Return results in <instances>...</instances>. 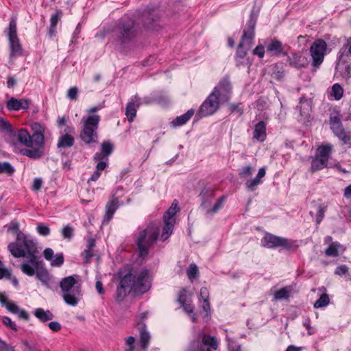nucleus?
<instances>
[{
	"mask_svg": "<svg viewBox=\"0 0 351 351\" xmlns=\"http://www.w3.org/2000/svg\"><path fill=\"white\" fill-rule=\"evenodd\" d=\"M32 134L25 129L18 130L15 134L17 142L28 149H24L21 153L32 159H38L44 155L45 127L39 123L31 125Z\"/></svg>",
	"mask_w": 351,
	"mask_h": 351,
	"instance_id": "obj_1",
	"label": "nucleus"
},
{
	"mask_svg": "<svg viewBox=\"0 0 351 351\" xmlns=\"http://www.w3.org/2000/svg\"><path fill=\"white\" fill-rule=\"evenodd\" d=\"M77 275L62 278L60 282L62 297L64 302L71 306H75L82 298V285L77 280Z\"/></svg>",
	"mask_w": 351,
	"mask_h": 351,
	"instance_id": "obj_2",
	"label": "nucleus"
},
{
	"mask_svg": "<svg viewBox=\"0 0 351 351\" xmlns=\"http://www.w3.org/2000/svg\"><path fill=\"white\" fill-rule=\"evenodd\" d=\"M99 121L100 117L99 115H88L82 118L80 138L86 144H90L97 141V130Z\"/></svg>",
	"mask_w": 351,
	"mask_h": 351,
	"instance_id": "obj_3",
	"label": "nucleus"
},
{
	"mask_svg": "<svg viewBox=\"0 0 351 351\" xmlns=\"http://www.w3.org/2000/svg\"><path fill=\"white\" fill-rule=\"evenodd\" d=\"M125 276L130 277V285L135 294H143L151 287V281L147 270L130 271Z\"/></svg>",
	"mask_w": 351,
	"mask_h": 351,
	"instance_id": "obj_4",
	"label": "nucleus"
},
{
	"mask_svg": "<svg viewBox=\"0 0 351 351\" xmlns=\"http://www.w3.org/2000/svg\"><path fill=\"white\" fill-rule=\"evenodd\" d=\"M332 150L333 146L330 143L318 147L315 156L311 161V171H316L326 168Z\"/></svg>",
	"mask_w": 351,
	"mask_h": 351,
	"instance_id": "obj_5",
	"label": "nucleus"
},
{
	"mask_svg": "<svg viewBox=\"0 0 351 351\" xmlns=\"http://www.w3.org/2000/svg\"><path fill=\"white\" fill-rule=\"evenodd\" d=\"M160 226L157 223H150L145 228H138L136 241H156L159 238Z\"/></svg>",
	"mask_w": 351,
	"mask_h": 351,
	"instance_id": "obj_6",
	"label": "nucleus"
},
{
	"mask_svg": "<svg viewBox=\"0 0 351 351\" xmlns=\"http://www.w3.org/2000/svg\"><path fill=\"white\" fill-rule=\"evenodd\" d=\"M327 44L322 39H317L313 42L310 47V53L312 57V64L315 67H319L323 62L326 55Z\"/></svg>",
	"mask_w": 351,
	"mask_h": 351,
	"instance_id": "obj_7",
	"label": "nucleus"
},
{
	"mask_svg": "<svg viewBox=\"0 0 351 351\" xmlns=\"http://www.w3.org/2000/svg\"><path fill=\"white\" fill-rule=\"evenodd\" d=\"M8 249L14 257L27 258L36 252L34 243H10Z\"/></svg>",
	"mask_w": 351,
	"mask_h": 351,
	"instance_id": "obj_8",
	"label": "nucleus"
},
{
	"mask_svg": "<svg viewBox=\"0 0 351 351\" xmlns=\"http://www.w3.org/2000/svg\"><path fill=\"white\" fill-rule=\"evenodd\" d=\"M216 91L217 90L212 91V93L201 105L199 110V113L201 116L206 117L212 115L219 109V101L221 99L215 95Z\"/></svg>",
	"mask_w": 351,
	"mask_h": 351,
	"instance_id": "obj_9",
	"label": "nucleus"
},
{
	"mask_svg": "<svg viewBox=\"0 0 351 351\" xmlns=\"http://www.w3.org/2000/svg\"><path fill=\"white\" fill-rule=\"evenodd\" d=\"M255 25L256 21L252 19L247 22V27L243 30L241 40L239 43L240 47H244L247 50H250L251 49L255 36Z\"/></svg>",
	"mask_w": 351,
	"mask_h": 351,
	"instance_id": "obj_10",
	"label": "nucleus"
},
{
	"mask_svg": "<svg viewBox=\"0 0 351 351\" xmlns=\"http://www.w3.org/2000/svg\"><path fill=\"white\" fill-rule=\"evenodd\" d=\"M121 40L122 42H127L133 39L137 33L134 22L128 20L123 23L120 27Z\"/></svg>",
	"mask_w": 351,
	"mask_h": 351,
	"instance_id": "obj_11",
	"label": "nucleus"
},
{
	"mask_svg": "<svg viewBox=\"0 0 351 351\" xmlns=\"http://www.w3.org/2000/svg\"><path fill=\"white\" fill-rule=\"evenodd\" d=\"M119 190H122V188H117V191H118ZM116 195L117 193L112 194L110 197V199L106 204V214L104 216V221H106L108 223L112 219L114 213L119 206V197L116 196Z\"/></svg>",
	"mask_w": 351,
	"mask_h": 351,
	"instance_id": "obj_12",
	"label": "nucleus"
},
{
	"mask_svg": "<svg viewBox=\"0 0 351 351\" xmlns=\"http://www.w3.org/2000/svg\"><path fill=\"white\" fill-rule=\"evenodd\" d=\"M29 263H23L21 266L22 271L27 276H32L36 274L37 269L40 267V262L36 253L28 256Z\"/></svg>",
	"mask_w": 351,
	"mask_h": 351,
	"instance_id": "obj_13",
	"label": "nucleus"
},
{
	"mask_svg": "<svg viewBox=\"0 0 351 351\" xmlns=\"http://www.w3.org/2000/svg\"><path fill=\"white\" fill-rule=\"evenodd\" d=\"M231 84L228 79L223 78L218 83L213 91H215V95H217L221 99L228 100V95L231 92Z\"/></svg>",
	"mask_w": 351,
	"mask_h": 351,
	"instance_id": "obj_14",
	"label": "nucleus"
},
{
	"mask_svg": "<svg viewBox=\"0 0 351 351\" xmlns=\"http://www.w3.org/2000/svg\"><path fill=\"white\" fill-rule=\"evenodd\" d=\"M141 105V99L135 95L130 98L127 104L125 109V115L129 122H132L136 115L137 108Z\"/></svg>",
	"mask_w": 351,
	"mask_h": 351,
	"instance_id": "obj_15",
	"label": "nucleus"
},
{
	"mask_svg": "<svg viewBox=\"0 0 351 351\" xmlns=\"http://www.w3.org/2000/svg\"><path fill=\"white\" fill-rule=\"evenodd\" d=\"M130 277L124 276L120 280L116 293V300L122 301L131 290Z\"/></svg>",
	"mask_w": 351,
	"mask_h": 351,
	"instance_id": "obj_16",
	"label": "nucleus"
},
{
	"mask_svg": "<svg viewBox=\"0 0 351 351\" xmlns=\"http://www.w3.org/2000/svg\"><path fill=\"white\" fill-rule=\"evenodd\" d=\"M29 106V102L27 99H17L14 97H11L6 103V107L10 111H19L21 109L27 110Z\"/></svg>",
	"mask_w": 351,
	"mask_h": 351,
	"instance_id": "obj_17",
	"label": "nucleus"
},
{
	"mask_svg": "<svg viewBox=\"0 0 351 351\" xmlns=\"http://www.w3.org/2000/svg\"><path fill=\"white\" fill-rule=\"evenodd\" d=\"M265 175V169L264 167L260 168L254 178L246 180L245 186L247 189L250 191H255L257 186L263 183V178Z\"/></svg>",
	"mask_w": 351,
	"mask_h": 351,
	"instance_id": "obj_18",
	"label": "nucleus"
},
{
	"mask_svg": "<svg viewBox=\"0 0 351 351\" xmlns=\"http://www.w3.org/2000/svg\"><path fill=\"white\" fill-rule=\"evenodd\" d=\"M267 123L264 121H261L255 124L253 130V138L258 142H263L267 137L266 132Z\"/></svg>",
	"mask_w": 351,
	"mask_h": 351,
	"instance_id": "obj_19",
	"label": "nucleus"
},
{
	"mask_svg": "<svg viewBox=\"0 0 351 351\" xmlns=\"http://www.w3.org/2000/svg\"><path fill=\"white\" fill-rule=\"evenodd\" d=\"M112 151L113 145L109 141H105L101 145V152H97L94 155L93 160L95 161H97L108 158V156L112 154Z\"/></svg>",
	"mask_w": 351,
	"mask_h": 351,
	"instance_id": "obj_20",
	"label": "nucleus"
},
{
	"mask_svg": "<svg viewBox=\"0 0 351 351\" xmlns=\"http://www.w3.org/2000/svg\"><path fill=\"white\" fill-rule=\"evenodd\" d=\"M10 47V58H14L23 56V48L19 42V38L8 39Z\"/></svg>",
	"mask_w": 351,
	"mask_h": 351,
	"instance_id": "obj_21",
	"label": "nucleus"
},
{
	"mask_svg": "<svg viewBox=\"0 0 351 351\" xmlns=\"http://www.w3.org/2000/svg\"><path fill=\"white\" fill-rule=\"evenodd\" d=\"M346 250V247L339 243H330L325 250V254L329 257H337L342 254Z\"/></svg>",
	"mask_w": 351,
	"mask_h": 351,
	"instance_id": "obj_22",
	"label": "nucleus"
},
{
	"mask_svg": "<svg viewBox=\"0 0 351 351\" xmlns=\"http://www.w3.org/2000/svg\"><path fill=\"white\" fill-rule=\"evenodd\" d=\"M195 110L193 109L189 110L186 113L178 116L176 119L170 122V126L172 128H176L181 126L186 123L193 116Z\"/></svg>",
	"mask_w": 351,
	"mask_h": 351,
	"instance_id": "obj_23",
	"label": "nucleus"
},
{
	"mask_svg": "<svg viewBox=\"0 0 351 351\" xmlns=\"http://www.w3.org/2000/svg\"><path fill=\"white\" fill-rule=\"evenodd\" d=\"M289 60L291 65L298 69L304 67L307 64V58L300 53H293Z\"/></svg>",
	"mask_w": 351,
	"mask_h": 351,
	"instance_id": "obj_24",
	"label": "nucleus"
},
{
	"mask_svg": "<svg viewBox=\"0 0 351 351\" xmlns=\"http://www.w3.org/2000/svg\"><path fill=\"white\" fill-rule=\"evenodd\" d=\"M8 232L16 234V241H30L27 237L19 230V225L16 221H12L7 226Z\"/></svg>",
	"mask_w": 351,
	"mask_h": 351,
	"instance_id": "obj_25",
	"label": "nucleus"
},
{
	"mask_svg": "<svg viewBox=\"0 0 351 351\" xmlns=\"http://www.w3.org/2000/svg\"><path fill=\"white\" fill-rule=\"evenodd\" d=\"M175 223L176 222L171 219L164 220V226L162 228V233L160 234V239L162 240L166 241L169 238V237L171 235L173 232Z\"/></svg>",
	"mask_w": 351,
	"mask_h": 351,
	"instance_id": "obj_26",
	"label": "nucleus"
},
{
	"mask_svg": "<svg viewBox=\"0 0 351 351\" xmlns=\"http://www.w3.org/2000/svg\"><path fill=\"white\" fill-rule=\"evenodd\" d=\"M34 315L43 322L51 321L54 317L53 314L49 310H44L42 308H36Z\"/></svg>",
	"mask_w": 351,
	"mask_h": 351,
	"instance_id": "obj_27",
	"label": "nucleus"
},
{
	"mask_svg": "<svg viewBox=\"0 0 351 351\" xmlns=\"http://www.w3.org/2000/svg\"><path fill=\"white\" fill-rule=\"evenodd\" d=\"M200 299L199 302H202L201 308L206 313L210 311V303H209V291L206 287H202L200 289Z\"/></svg>",
	"mask_w": 351,
	"mask_h": 351,
	"instance_id": "obj_28",
	"label": "nucleus"
},
{
	"mask_svg": "<svg viewBox=\"0 0 351 351\" xmlns=\"http://www.w3.org/2000/svg\"><path fill=\"white\" fill-rule=\"evenodd\" d=\"M10 312L16 314L19 318L27 320L29 315L27 312L23 309H21L15 303L11 302L6 307Z\"/></svg>",
	"mask_w": 351,
	"mask_h": 351,
	"instance_id": "obj_29",
	"label": "nucleus"
},
{
	"mask_svg": "<svg viewBox=\"0 0 351 351\" xmlns=\"http://www.w3.org/2000/svg\"><path fill=\"white\" fill-rule=\"evenodd\" d=\"M150 335L147 331L145 326L140 328L139 345L143 350H146L149 345Z\"/></svg>",
	"mask_w": 351,
	"mask_h": 351,
	"instance_id": "obj_30",
	"label": "nucleus"
},
{
	"mask_svg": "<svg viewBox=\"0 0 351 351\" xmlns=\"http://www.w3.org/2000/svg\"><path fill=\"white\" fill-rule=\"evenodd\" d=\"M330 129L335 136L344 131V128L341 123V119L337 116L330 117Z\"/></svg>",
	"mask_w": 351,
	"mask_h": 351,
	"instance_id": "obj_31",
	"label": "nucleus"
},
{
	"mask_svg": "<svg viewBox=\"0 0 351 351\" xmlns=\"http://www.w3.org/2000/svg\"><path fill=\"white\" fill-rule=\"evenodd\" d=\"M267 51L270 53H273L276 56H278L281 53L285 55L283 51L282 44L278 40H273L267 46Z\"/></svg>",
	"mask_w": 351,
	"mask_h": 351,
	"instance_id": "obj_32",
	"label": "nucleus"
},
{
	"mask_svg": "<svg viewBox=\"0 0 351 351\" xmlns=\"http://www.w3.org/2000/svg\"><path fill=\"white\" fill-rule=\"evenodd\" d=\"M74 144V138L68 134L62 135L58 141L57 146L58 148L71 147Z\"/></svg>",
	"mask_w": 351,
	"mask_h": 351,
	"instance_id": "obj_33",
	"label": "nucleus"
},
{
	"mask_svg": "<svg viewBox=\"0 0 351 351\" xmlns=\"http://www.w3.org/2000/svg\"><path fill=\"white\" fill-rule=\"evenodd\" d=\"M180 208L178 205V202L175 199L169 208L165 212L163 216V220L172 219L176 222V215L179 211Z\"/></svg>",
	"mask_w": 351,
	"mask_h": 351,
	"instance_id": "obj_34",
	"label": "nucleus"
},
{
	"mask_svg": "<svg viewBox=\"0 0 351 351\" xmlns=\"http://www.w3.org/2000/svg\"><path fill=\"white\" fill-rule=\"evenodd\" d=\"M36 278L45 286H49L50 282V276L45 269L39 268L36 271Z\"/></svg>",
	"mask_w": 351,
	"mask_h": 351,
	"instance_id": "obj_35",
	"label": "nucleus"
},
{
	"mask_svg": "<svg viewBox=\"0 0 351 351\" xmlns=\"http://www.w3.org/2000/svg\"><path fill=\"white\" fill-rule=\"evenodd\" d=\"M291 288L289 287H283L276 291L274 295V300H287L290 297Z\"/></svg>",
	"mask_w": 351,
	"mask_h": 351,
	"instance_id": "obj_36",
	"label": "nucleus"
},
{
	"mask_svg": "<svg viewBox=\"0 0 351 351\" xmlns=\"http://www.w3.org/2000/svg\"><path fill=\"white\" fill-rule=\"evenodd\" d=\"M200 195L202 197V206L206 208L208 200L215 197V190L211 188L204 189Z\"/></svg>",
	"mask_w": 351,
	"mask_h": 351,
	"instance_id": "obj_37",
	"label": "nucleus"
},
{
	"mask_svg": "<svg viewBox=\"0 0 351 351\" xmlns=\"http://www.w3.org/2000/svg\"><path fill=\"white\" fill-rule=\"evenodd\" d=\"M181 305L184 311L189 315L192 322H196L197 318L195 313H194V306L191 304V302L185 301L181 303Z\"/></svg>",
	"mask_w": 351,
	"mask_h": 351,
	"instance_id": "obj_38",
	"label": "nucleus"
},
{
	"mask_svg": "<svg viewBox=\"0 0 351 351\" xmlns=\"http://www.w3.org/2000/svg\"><path fill=\"white\" fill-rule=\"evenodd\" d=\"M330 303V298L327 293H322L319 299L313 304L315 308H319L327 306Z\"/></svg>",
	"mask_w": 351,
	"mask_h": 351,
	"instance_id": "obj_39",
	"label": "nucleus"
},
{
	"mask_svg": "<svg viewBox=\"0 0 351 351\" xmlns=\"http://www.w3.org/2000/svg\"><path fill=\"white\" fill-rule=\"evenodd\" d=\"M226 198L227 197L225 195H223L220 198H219L216 203L214 204L213 207L209 210H207L206 214L209 215H213L217 212H218V210L223 208L224 202L226 200Z\"/></svg>",
	"mask_w": 351,
	"mask_h": 351,
	"instance_id": "obj_40",
	"label": "nucleus"
},
{
	"mask_svg": "<svg viewBox=\"0 0 351 351\" xmlns=\"http://www.w3.org/2000/svg\"><path fill=\"white\" fill-rule=\"evenodd\" d=\"M94 247L95 243H89L87 245V248L82 253V255L83 256L86 263H88L90 259L95 255L94 254Z\"/></svg>",
	"mask_w": 351,
	"mask_h": 351,
	"instance_id": "obj_41",
	"label": "nucleus"
},
{
	"mask_svg": "<svg viewBox=\"0 0 351 351\" xmlns=\"http://www.w3.org/2000/svg\"><path fill=\"white\" fill-rule=\"evenodd\" d=\"M7 35H8V39L18 38L16 22L15 19H12L10 22L9 28H8Z\"/></svg>",
	"mask_w": 351,
	"mask_h": 351,
	"instance_id": "obj_42",
	"label": "nucleus"
},
{
	"mask_svg": "<svg viewBox=\"0 0 351 351\" xmlns=\"http://www.w3.org/2000/svg\"><path fill=\"white\" fill-rule=\"evenodd\" d=\"M254 171V168L250 165H246L242 167L239 172L240 178L245 179L250 177Z\"/></svg>",
	"mask_w": 351,
	"mask_h": 351,
	"instance_id": "obj_43",
	"label": "nucleus"
},
{
	"mask_svg": "<svg viewBox=\"0 0 351 351\" xmlns=\"http://www.w3.org/2000/svg\"><path fill=\"white\" fill-rule=\"evenodd\" d=\"M332 95L336 100H339L343 94V89L341 85L336 83L332 87Z\"/></svg>",
	"mask_w": 351,
	"mask_h": 351,
	"instance_id": "obj_44",
	"label": "nucleus"
},
{
	"mask_svg": "<svg viewBox=\"0 0 351 351\" xmlns=\"http://www.w3.org/2000/svg\"><path fill=\"white\" fill-rule=\"evenodd\" d=\"M14 168L8 162H0V173L11 175L14 173Z\"/></svg>",
	"mask_w": 351,
	"mask_h": 351,
	"instance_id": "obj_45",
	"label": "nucleus"
},
{
	"mask_svg": "<svg viewBox=\"0 0 351 351\" xmlns=\"http://www.w3.org/2000/svg\"><path fill=\"white\" fill-rule=\"evenodd\" d=\"M346 49L348 50L347 53L348 55L351 56V42L348 40L347 43L343 46V48H341L338 53L337 59L339 61H343L344 62V53L346 51Z\"/></svg>",
	"mask_w": 351,
	"mask_h": 351,
	"instance_id": "obj_46",
	"label": "nucleus"
},
{
	"mask_svg": "<svg viewBox=\"0 0 351 351\" xmlns=\"http://www.w3.org/2000/svg\"><path fill=\"white\" fill-rule=\"evenodd\" d=\"M150 243H137L138 249V255L141 258H145L149 252Z\"/></svg>",
	"mask_w": 351,
	"mask_h": 351,
	"instance_id": "obj_47",
	"label": "nucleus"
},
{
	"mask_svg": "<svg viewBox=\"0 0 351 351\" xmlns=\"http://www.w3.org/2000/svg\"><path fill=\"white\" fill-rule=\"evenodd\" d=\"M187 276L191 281L195 279L198 274V268L196 265L191 264L186 270Z\"/></svg>",
	"mask_w": 351,
	"mask_h": 351,
	"instance_id": "obj_48",
	"label": "nucleus"
},
{
	"mask_svg": "<svg viewBox=\"0 0 351 351\" xmlns=\"http://www.w3.org/2000/svg\"><path fill=\"white\" fill-rule=\"evenodd\" d=\"M74 233V229L72 226L66 225L62 229L61 234L64 239H71Z\"/></svg>",
	"mask_w": 351,
	"mask_h": 351,
	"instance_id": "obj_49",
	"label": "nucleus"
},
{
	"mask_svg": "<svg viewBox=\"0 0 351 351\" xmlns=\"http://www.w3.org/2000/svg\"><path fill=\"white\" fill-rule=\"evenodd\" d=\"M336 136L338 137L344 145L351 146V134L350 132H346L344 130L343 132L338 134Z\"/></svg>",
	"mask_w": 351,
	"mask_h": 351,
	"instance_id": "obj_50",
	"label": "nucleus"
},
{
	"mask_svg": "<svg viewBox=\"0 0 351 351\" xmlns=\"http://www.w3.org/2000/svg\"><path fill=\"white\" fill-rule=\"evenodd\" d=\"M136 339L132 336H129L125 338V348L124 351H134V343H135Z\"/></svg>",
	"mask_w": 351,
	"mask_h": 351,
	"instance_id": "obj_51",
	"label": "nucleus"
},
{
	"mask_svg": "<svg viewBox=\"0 0 351 351\" xmlns=\"http://www.w3.org/2000/svg\"><path fill=\"white\" fill-rule=\"evenodd\" d=\"M262 241L267 242V241H287L285 239L277 237L271 234L265 232V235H264V238Z\"/></svg>",
	"mask_w": 351,
	"mask_h": 351,
	"instance_id": "obj_52",
	"label": "nucleus"
},
{
	"mask_svg": "<svg viewBox=\"0 0 351 351\" xmlns=\"http://www.w3.org/2000/svg\"><path fill=\"white\" fill-rule=\"evenodd\" d=\"M36 229H37V232L40 235L47 236L50 234L49 228L43 223H39Z\"/></svg>",
	"mask_w": 351,
	"mask_h": 351,
	"instance_id": "obj_53",
	"label": "nucleus"
},
{
	"mask_svg": "<svg viewBox=\"0 0 351 351\" xmlns=\"http://www.w3.org/2000/svg\"><path fill=\"white\" fill-rule=\"evenodd\" d=\"M61 15L62 12L60 10H58L56 13L52 14L50 19V25L56 27L57 23L60 20Z\"/></svg>",
	"mask_w": 351,
	"mask_h": 351,
	"instance_id": "obj_54",
	"label": "nucleus"
},
{
	"mask_svg": "<svg viewBox=\"0 0 351 351\" xmlns=\"http://www.w3.org/2000/svg\"><path fill=\"white\" fill-rule=\"evenodd\" d=\"M51 260V265L59 267L64 263V257L62 254H56Z\"/></svg>",
	"mask_w": 351,
	"mask_h": 351,
	"instance_id": "obj_55",
	"label": "nucleus"
},
{
	"mask_svg": "<svg viewBox=\"0 0 351 351\" xmlns=\"http://www.w3.org/2000/svg\"><path fill=\"white\" fill-rule=\"evenodd\" d=\"M325 212H326L325 207H324L322 206H319V207L317 208V215H316V221L317 223H320V222L323 219V218L324 217Z\"/></svg>",
	"mask_w": 351,
	"mask_h": 351,
	"instance_id": "obj_56",
	"label": "nucleus"
},
{
	"mask_svg": "<svg viewBox=\"0 0 351 351\" xmlns=\"http://www.w3.org/2000/svg\"><path fill=\"white\" fill-rule=\"evenodd\" d=\"M78 90L77 87H71L67 92V97L71 100H76L77 98Z\"/></svg>",
	"mask_w": 351,
	"mask_h": 351,
	"instance_id": "obj_57",
	"label": "nucleus"
},
{
	"mask_svg": "<svg viewBox=\"0 0 351 351\" xmlns=\"http://www.w3.org/2000/svg\"><path fill=\"white\" fill-rule=\"evenodd\" d=\"M97 162H98L96 165V170L101 172L108 166V158H105L104 160H97Z\"/></svg>",
	"mask_w": 351,
	"mask_h": 351,
	"instance_id": "obj_58",
	"label": "nucleus"
},
{
	"mask_svg": "<svg viewBox=\"0 0 351 351\" xmlns=\"http://www.w3.org/2000/svg\"><path fill=\"white\" fill-rule=\"evenodd\" d=\"M288 243H263V246L267 248H276L278 247H286Z\"/></svg>",
	"mask_w": 351,
	"mask_h": 351,
	"instance_id": "obj_59",
	"label": "nucleus"
},
{
	"mask_svg": "<svg viewBox=\"0 0 351 351\" xmlns=\"http://www.w3.org/2000/svg\"><path fill=\"white\" fill-rule=\"evenodd\" d=\"M253 53L261 58H263L265 54V47L261 45L256 46L253 51Z\"/></svg>",
	"mask_w": 351,
	"mask_h": 351,
	"instance_id": "obj_60",
	"label": "nucleus"
},
{
	"mask_svg": "<svg viewBox=\"0 0 351 351\" xmlns=\"http://www.w3.org/2000/svg\"><path fill=\"white\" fill-rule=\"evenodd\" d=\"M3 323L8 326L10 328H11L13 330H16V326L14 322H13L11 319L8 317H4L3 318Z\"/></svg>",
	"mask_w": 351,
	"mask_h": 351,
	"instance_id": "obj_61",
	"label": "nucleus"
},
{
	"mask_svg": "<svg viewBox=\"0 0 351 351\" xmlns=\"http://www.w3.org/2000/svg\"><path fill=\"white\" fill-rule=\"evenodd\" d=\"M348 272V267L343 265L337 267L335 269V274L339 276H343Z\"/></svg>",
	"mask_w": 351,
	"mask_h": 351,
	"instance_id": "obj_62",
	"label": "nucleus"
},
{
	"mask_svg": "<svg viewBox=\"0 0 351 351\" xmlns=\"http://www.w3.org/2000/svg\"><path fill=\"white\" fill-rule=\"evenodd\" d=\"M0 128L6 131H11L12 125L5 119L0 117Z\"/></svg>",
	"mask_w": 351,
	"mask_h": 351,
	"instance_id": "obj_63",
	"label": "nucleus"
},
{
	"mask_svg": "<svg viewBox=\"0 0 351 351\" xmlns=\"http://www.w3.org/2000/svg\"><path fill=\"white\" fill-rule=\"evenodd\" d=\"M247 51L244 47H240L239 45L237 51V58H243L247 55Z\"/></svg>",
	"mask_w": 351,
	"mask_h": 351,
	"instance_id": "obj_64",
	"label": "nucleus"
}]
</instances>
